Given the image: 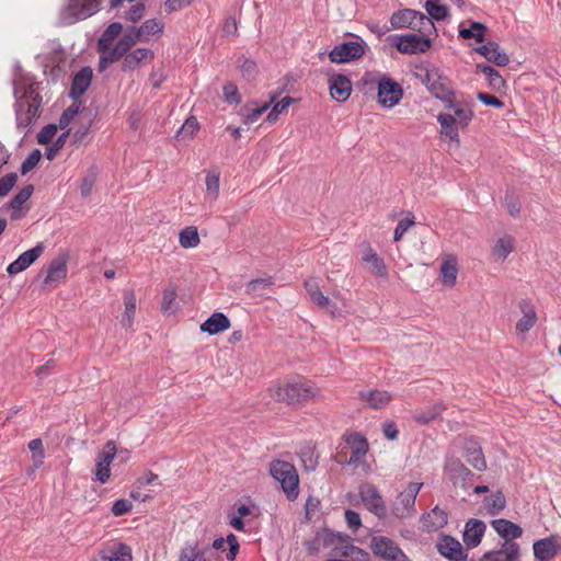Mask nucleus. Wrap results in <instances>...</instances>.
<instances>
[{
	"label": "nucleus",
	"instance_id": "46",
	"mask_svg": "<svg viewBox=\"0 0 561 561\" xmlns=\"http://www.w3.org/2000/svg\"><path fill=\"white\" fill-rule=\"evenodd\" d=\"M164 23L157 19L146 20L139 27L138 32L142 41H147L150 36L162 33Z\"/></svg>",
	"mask_w": 561,
	"mask_h": 561
},
{
	"label": "nucleus",
	"instance_id": "3",
	"mask_svg": "<svg viewBox=\"0 0 561 561\" xmlns=\"http://www.w3.org/2000/svg\"><path fill=\"white\" fill-rule=\"evenodd\" d=\"M271 476L280 483L282 490L289 501L299 494V477L294 465L284 460H274L270 466Z\"/></svg>",
	"mask_w": 561,
	"mask_h": 561
},
{
	"label": "nucleus",
	"instance_id": "51",
	"mask_svg": "<svg viewBox=\"0 0 561 561\" xmlns=\"http://www.w3.org/2000/svg\"><path fill=\"white\" fill-rule=\"evenodd\" d=\"M34 191V186L32 184L25 185L23 188L19 191L16 195L9 203V207L12 209H20L22 205L30 199Z\"/></svg>",
	"mask_w": 561,
	"mask_h": 561
},
{
	"label": "nucleus",
	"instance_id": "26",
	"mask_svg": "<svg viewBox=\"0 0 561 561\" xmlns=\"http://www.w3.org/2000/svg\"><path fill=\"white\" fill-rule=\"evenodd\" d=\"M67 262L62 257L54 259L47 267V275L44 280L45 285L51 286L58 284L67 276Z\"/></svg>",
	"mask_w": 561,
	"mask_h": 561
},
{
	"label": "nucleus",
	"instance_id": "41",
	"mask_svg": "<svg viewBox=\"0 0 561 561\" xmlns=\"http://www.w3.org/2000/svg\"><path fill=\"white\" fill-rule=\"evenodd\" d=\"M424 9L427 12V18H431V21H443L449 14V9L447 5L442 4L439 0H426L424 4Z\"/></svg>",
	"mask_w": 561,
	"mask_h": 561
},
{
	"label": "nucleus",
	"instance_id": "11",
	"mask_svg": "<svg viewBox=\"0 0 561 561\" xmlns=\"http://www.w3.org/2000/svg\"><path fill=\"white\" fill-rule=\"evenodd\" d=\"M359 494L363 503L369 512L374 513L378 518H385V501L376 486L367 484L360 489Z\"/></svg>",
	"mask_w": 561,
	"mask_h": 561
},
{
	"label": "nucleus",
	"instance_id": "22",
	"mask_svg": "<svg viewBox=\"0 0 561 561\" xmlns=\"http://www.w3.org/2000/svg\"><path fill=\"white\" fill-rule=\"evenodd\" d=\"M347 444L351 448V456L347 462L350 465L359 463L368 451V443L366 438L355 433L347 438Z\"/></svg>",
	"mask_w": 561,
	"mask_h": 561
},
{
	"label": "nucleus",
	"instance_id": "33",
	"mask_svg": "<svg viewBox=\"0 0 561 561\" xmlns=\"http://www.w3.org/2000/svg\"><path fill=\"white\" fill-rule=\"evenodd\" d=\"M520 308L524 314L516 323V331L526 333L535 325L537 316L533 306L527 301H523Z\"/></svg>",
	"mask_w": 561,
	"mask_h": 561
},
{
	"label": "nucleus",
	"instance_id": "1",
	"mask_svg": "<svg viewBox=\"0 0 561 561\" xmlns=\"http://www.w3.org/2000/svg\"><path fill=\"white\" fill-rule=\"evenodd\" d=\"M13 85L16 125L19 128L27 130L39 116L42 106L41 83L26 76H20L14 80Z\"/></svg>",
	"mask_w": 561,
	"mask_h": 561
},
{
	"label": "nucleus",
	"instance_id": "31",
	"mask_svg": "<svg viewBox=\"0 0 561 561\" xmlns=\"http://www.w3.org/2000/svg\"><path fill=\"white\" fill-rule=\"evenodd\" d=\"M153 59V51L148 48H137L127 54L123 61L124 70H133L139 66L141 61H150Z\"/></svg>",
	"mask_w": 561,
	"mask_h": 561
},
{
	"label": "nucleus",
	"instance_id": "63",
	"mask_svg": "<svg viewBox=\"0 0 561 561\" xmlns=\"http://www.w3.org/2000/svg\"><path fill=\"white\" fill-rule=\"evenodd\" d=\"M133 508L131 502L126 499H118L113 503L112 513L114 516H123L129 513Z\"/></svg>",
	"mask_w": 561,
	"mask_h": 561
},
{
	"label": "nucleus",
	"instance_id": "29",
	"mask_svg": "<svg viewBox=\"0 0 561 561\" xmlns=\"http://www.w3.org/2000/svg\"><path fill=\"white\" fill-rule=\"evenodd\" d=\"M437 122L440 125V134L453 141H459L458 123L453 114L439 113Z\"/></svg>",
	"mask_w": 561,
	"mask_h": 561
},
{
	"label": "nucleus",
	"instance_id": "13",
	"mask_svg": "<svg viewBox=\"0 0 561 561\" xmlns=\"http://www.w3.org/2000/svg\"><path fill=\"white\" fill-rule=\"evenodd\" d=\"M44 252L43 243L36 244L34 248L23 252L19 257L9 264L7 272L9 275H16L30 267Z\"/></svg>",
	"mask_w": 561,
	"mask_h": 561
},
{
	"label": "nucleus",
	"instance_id": "6",
	"mask_svg": "<svg viewBox=\"0 0 561 561\" xmlns=\"http://www.w3.org/2000/svg\"><path fill=\"white\" fill-rule=\"evenodd\" d=\"M422 486L421 482H411L398 494L391 507L397 518H408L415 514V501Z\"/></svg>",
	"mask_w": 561,
	"mask_h": 561
},
{
	"label": "nucleus",
	"instance_id": "42",
	"mask_svg": "<svg viewBox=\"0 0 561 561\" xmlns=\"http://www.w3.org/2000/svg\"><path fill=\"white\" fill-rule=\"evenodd\" d=\"M363 261L370 264L371 272L375 275L380 277L387 276L388 272L383 260L379 257L373 249L369 248L368 251L363 255Z\"/></svg>",
	"mask_w": 561,
	"mask_h": 561
},
{
	"label": "nucleus",
	"instance_id": "8",
	"mask_svg": "<svg viewBox=\"0 0 561 561\" xmlns=\"http://www.w3.org/2000/svg\"><path fill=\"white\" fill-rule=\"evenodd\" d=\"M370 548L375 556L385 561H409L402 549L388 537H373Z\"/></svg>",
	"mask_w": 561,
	"mask_h": 561
},
{
	"label": "nucleus",
	"instance_id": "15",
	"mask_svg": "<svg viewBox=\"0 0 561 561\" xmlns=\"http://www.w3.org/2000/svg\"><path fill=\"white\" fill-rule=\"evenodd\" d=\"M420 523L424 531H437L447 525L448 515L446 511L436 505L428 513L421 516Z\"/></svg>",
	"mask_w": 561,
	"mask_h": 561
},
{
	"label": "nucleus",
	"instance_id": "7",
	"mask_svg": "<svg viewBox=\"0 0 561 561\" xmlns=\"http://www.w3.org/2000/svg\"><path fill=\"white\" fill-rule=\"evenodd\" d=\"M365 42L363 39L343 42L333 47L329 53L332 62L344 64L359 59L365 53Z\"/></svg>",
	"mask_w": 561,
	"mask_h": 561
},
{
	"label": "nucleus",
	"instance_id": "38",
	"mask_svg": "<svg viewBox=\"0 0 561 561\" xmlns=\"http://www.w3.org/2000/svg\"><path fill=\"white\" fill-rule=\"evenodd\" d=\"M458 266L456 259L451 257L442 263L440 279L444 285L453 287L456 284Z\"/></svg>",
	"mask_w": 561,
	"mask_h": 561
},
{
	"label": "nucleus",
	"instance_id": "30",
	"mask_svg": "<svg viewBox=\"0 0 561 561\" xmlns=\"http://www.w3.org/2000/svg\"><path fill=\"white\" fill-rule=\"evenodd\" d=\"M230 328V320L222 312L213 313L202 325L201 330L210 335L217 334Z\"/></svg>",
	"mask_w": 561,
	"mask_h": 561
},
{
	"label": "nucleus",
	"instance_id": "60",
	"mask_svg": "<svg viewBox=\"0 0 561 561\" xmlns=\"http://www.w3.org/2000/svg\"><path fill=\"white\" fill-rule=\"evenodd\" d=\"M18 181L16 173H8L0 179V197L7 196Z\"/></svg>",
	"mask_w": 561,
	"mask_h": 561
},
{
	"label": "nucleus",
	"instance_id": "37",
	"mask_svg": "<svg viewBox=\"0 0 561 561\" xmlns=\"http://www.w3.org/2000/svg\"><path fill=\"white\" fill-rule=\"evenodd\" d=\"M125 312L122 318V325L125 329H129L133 325L135 313H136V296L131 290L124 293Z\"/></svg>",
	"mask_w": 561,
	"mask_h": 561
},
{
	"label": "nucleus",
	"instance_id": "24",
	"mask_svg": "<svg viewBox=\"0 0 561 561\" xmlns=\"http://www.w3.org/2000/svg\"><path fill=\"white\" fill-rule=\"evenodd\" d=\"M359 398L365 401L371 409H382L389 404L392 396L385 390H362Z\"/></svg>",
	"mask_w": 561,
	"mask_h": 561
},
{
	"label": "nucleus",
	"instance_id": "2",
	"mask_svg": "<svg viewBox=\"0 0 561 561\" xmlns=\"http://www.w3.org/2000/svg\"><path fill=\"white\" fill-rule=\"evenodd\" d=\"M270 390L276 401L288 405L307 402L319 393V389L304 377H296Z\"/></svg>",
	"mask_w": 561,
	"mask_h": 561
},
{
	"label": "nucleus",
	"instance_id": "57",
	"mask_svg": "<svg viewBox=\"0 0 561 561\" xmlns=\"http://www.w3.org/2000/svg\"><path fill=\"white\" fill-rule=\"evenodd\" d=\"M41 157V151L38 149H34L22 162L20 168L21 174L25 175L31 170H33L38 164Z\"/></svg>",
	"mask_w": 561,
	"mask_h": 561
},
{
	"label": "nucleus",
	"instance_id": "19",
	"mask_svg": "<svg viewBox=\"0 0 561 561\" xmlns=\"http://www.w3.org/2000/svg\"><path fill=\"white\" fill-rule=\"evenodd\" d=\"M474 50L482 55L488 61L499 67H504L510 62L508 55L501 50L500 45L495 42L490 41L486 44L474 48Z\"/></svg>",
	"mask_w": 561,
	"mask_h": 561
},
{
	"label": "nucleus",
	"instance_id": "28",
	"mask_svg": "<svg viewBox=\"0 0 561 561\" xmlns=\"http://www.w3.org/2000/svg\"><path fill=\"white\" fill-rule=\"evenodd\" d=\"M534 554L541 561H548L557 556L558 548L553 537L537 540L533 545Z\"/></svg>",
	"mask_w": 561,
	"mask_h": 561
},
{
	"label": "nucleus",
	"instance_id": "16",
	"mask_svg": "<svg viewBox=\"0 0 561 561\" xmlns=\"http://www.w3.org/2000/svg\"><path fill=\"white\" fill-rule=\"evenodd\" d=\"M486 525L481 519L470 518L466 525L462 534V540L467 548H474L480 542L485 533Z\"/></svg>",
	"mask_w": 561,
	"mask_h": 561
},
{
	"label": "nucleus",
	"instance_id": "36",
	"mask_svg": "<svg viewBox=\"0 0 561 561\" xmlns=\"http://www.w3.org/2000/svg\"><path fill=\"white\" fill-rule=\"evenodd\" d=\"M209 546H201L198 541L187 542L181 550L179 561H197L208 550Z\"/></svg>",
	"mask_w": 561,
	"mask_h": 561
},
{
	"label": "nucleus",
	"instance_id": "54",
	"mask_svg": "<svg viewBox=\"0 0 561 561\" xmlns=\"http://www.w3.org/2000/svg\"><path fill=\"white\" fill-rule=\"evenodd\" d=\"M293 103V99L290 96H285L280 101H278L266 116V121L270 123H274L277 121L278 116L284 113L289 105Z\"/></svg>",
	"mask_w": 561,
	"mask_h": 561
},
{
	"label": "nucleus",
	"instance_id": "32",
	"mask_svg": "<svg viewBox=\"0 0 561 561\" xmlns=\"http://www.w3.org/2000/svg\"><path fill=\"white\" fill-rule=\"evenodd\" d=\"M225 543H228L229 547L228 552L226 554L227 560L234 561L240 549L237 536L230 533L229 535H227L226 538L218 537L213 541L211 547L216 550H222Z\"/></svg>",
	"mask_w": 561,
	"mask_h": 561
},
{
	"label": "nucleus",
	"instance_id": "39",
	"mask_svg": "<svg viewBox=\"0 0 561 561\" xmlns=\"http://www.w3.org/2000/svg\"><path fill=\"white\" fill-rule=\"evenodd\" d=\"M354 552H363L362 549L355 547L347 535L343 534L342 539L331 550V556L335 558L352 557Z\"/></svg>",
	"mask_w": 561,
	"mask_h": 561
},
{
	"label": "nucleus",
	"instance_id": "52",
	"mask_svg": "<svg viewBox=\"0 0 561 561\" xmlns=\"http://www.w3.org/2000/svg\"><path fill=\"white\" fill-rule=\"evenodd\" d=\"M454 116L457 119V123L461 127H466L473 117V112L468 104H461L454 110Z\"/></svg>",
	"mask_w": 561,
	"mask_h": 561
},
{
	"label": "nucleus",
	"instance_id": "53",
	"mask_svg": "<svg viewBox=\"0 0 561 561\" xmlns=\"http://www.w3.org/2000/svg\"><path fill=\"white\" fill-rule=\"evenodd\" d=\"M80 106V102L73 101V103L64 111L59 118V127L61 129H66L70 125L73 118L78 115Z\"/></svg>",
	"mask_w": 561,
	"mask_h": 561
},
{
	"label": "nucleus",
	"instance_id": "43",
	"mask_svg": "<svg viewBox=\"0 0 561 561\" xmlns=\"http://www.w3.org/2000/svg\"><path fill=\"white\" fill-rule=\"evenodd\" d=\"M486 27L480 22H471L469 27H461L459 36L465 39L474 38L477 42L482 43L485 37Z\"/></svg>",
	"mask_w": 561,
	"mask_h": 561
},
{
	"label": "nucleus",
	"instance_id": "64",
	"mask_svg": "<svg viewBox=\"0 0 561 561\" xmlns=\"http://www.w3.org/2000/svg\"><path fill=\"white\" fill-rule=\"evenodd\" d=\"M242 77L247 80H252L257 75V66L251 59H244L240 66Z\"/></svg>",
	"mask_w": 561,
	"mask_h": 561
},
{
	"label": "nucleus",
	"instance_id": "45",
	"mask_svg": "<svg viewBox=\"0 0 561 561\" xmlns=\"http://www.w3.org/2000/svg\"><path fill=\"white\" fill-rule=\"evenodd\" d=\"M179 242L182 248L184 249H191L195 248L199 244V236L197 228L194 226L185 227L179 236Z\"/></svg>",
	"mask_w": 561,
	"mask_h": 561
},
{
	"label": "nucleus",
	"instance_id": "40",
	"mask_svg": "<svg viewBox=\"0 0 561 561\" xmlns=\"http://www.w3.org/2000/svg\"><path fill=\"white\" fill-rule=\"evenodd\" d=\"M123 25L119 22L111 23L99 39V49L105 51L112 42L122 33Z\"/></svg>",
	"mask_w": 561,
	"mask_h": 561
},
{
	"label": "nucleus",
	"instance_id": "55",
	"mask_svg": "<svg viewBox=\"0 0 561 561\" xmlns=\"http://www.w3.org/2000/svg\"><path fill=\"white\" fill-rule=\"evenodd\" d=\"M28 449L33 454L34 466L38 468L44 462V448L43 442L41 438H34L28 443Z\"/></svg>",
	"mask_w": 561,
	"mask_h": 561
},
{
	"label": "nucleus",
	"instance_id": "23",
	"mask_svg": "<svg viewBox=\"0 0 561 561\" xmlns=\"http://www.w3.org/2000/svg\"><path fill=\"white\" fill-rule=\"evenodd\" d=\"M491 525L504 540L516 539L523 535V529L519 525L505 518L494 519Z\"/></svg>",
	"mask_w": 561,
	"mask_h": 561
},
{
	"label": "nucleus",
	"instance_id": "18",
	"mask_svg": "<svg viewBox=\"0 0 561 561\" xmlns=\"http://www.w3.org/2000/svg\"><path fill=\"white\" fill-rule=\"evenodd\" d=\"M331 96L337 102H345L352 93L351 80L342 73L333 75L329 79Z\"/></svg>",
	"mask_w": 561,
	"mask_h": 561
},
{
	"label": "nucleus",
	"instance_id": "17",
	"mask_svg": "<svg viewBox=\"0 0 561 561\" xmlns=\"http://www.w3.org/2000/svg\"><path fill=\"white\" fill-rule=\"evenodd\" d=\"M93 72L90 67L81 68L73 77L69 95L73 101H79V99L84 94V92L89 89L92 81Z\"/></svg>",
	"mask_w": 561,
	"mask_h": 561
},
{
	"label": "nucleus",
	"instance_id": "14",
	"mask_svg": "<svg viewBox=\"0 0 561 561\" xmlns=\"http://www.w3.org/2000/svg\"><path fill=\"white\" fill-rule=\"evenodd\" d=\"M438 552L450 561H466L461 543L449 535H444L437 542Z\"/></svg>",
	"mask_w": 561,
	"mask_h": 561
},
{
	"label": "nucleus",
	"instance_id": "5",
	"mask_svg": "<svg viewBox=\"0 0 561 561\" xmlns=\"http://www.w3.org/2000/svg\"><path fill=\"white\" fill-rule=\"evenodd\" d=\"M102 0H69L60 11V21L70 25L90 18L100 10Z\"/></svg>",
	"mask_w": 561,
	"mask_h": 561
},
{
	"label": "nucleus",
	"instance_id": "20",
	"mask_svg": "<svg viewBox=\"0 0 561 561\" xmlns=\"http://www.w3.org/2000/svg\"><path fill=\"white\" fill-rule=\"evenodd\" d=\"M481 561H519V545L505 540L501 550L486 552Z\"/></svg>",
	"mask_w": 561,
	"mask_h": 561
},
{
	"label": "nucleus",
	"instance_id": "58",
	"mask_svg": "<svg viewBox=\"0 0 561 561\" xmlns=\"http://www.w3.org/2000/svg\"><path fill=\"white\" fill-rule=\"evenodd\" d=\"M57 134V126L49 124L44 126L37 135V141L41 145H48L53 141Z\"/></svg>",
	"mask_w": 561,
	"mask_h": 561
},
{
	"label": "nucleus",
	"instance_id": "56",
	"mask_svg": "<svg viewBox=\"0 0 561 561\" xmlns=\"http://www.w3.org/2000/svg\"><path fill=\"white\" fill-rule=\"evenodd\" d=\"M342 533H335L330 529H324L322 533L318 535V539L322 542L323 547H333L342 539Z\"/></svg>",
	"mask_w": 561,
	"mask_h": 561
},
{
	"label": "nucleus",
	"instance_id": "50",
	"mask_svg": "<svg viewBox=\"0 0 561 561\" xmlns=\"http://www.w3.org/2000/svg\"><path fill=\"white\" fill-rule=\"evenodd\" d=\"M176 290L173 287L167 288L162 295L161 311L167 314L174 313L176 309L175 305Z\"/></svg>",
	"mask_w": 561,
	"mask_h": 561
},
{
	"label": "nucleus",
	"instance_id": "35",
	"mask_svg": "<svg viewBox=\"0 0 561 561\" xmlns=\"http://www.w3.org/2000/svg\"><path fill=\"white\" fill-rule=\"evenodd\" d=\"M445 410V405L443 402H436L425 410L415 412L413 414V420L422 425L428 424L430 422L436 420Z\"/></svg>",
	"mask_w": 561,
	"mask_h": 561
},
{
	"label": "nucleus",
	"instance_id": "10",
	"mask_svg": "<svg viewBox=\"0 0 561 561\" xmlns=\"http://www.w3.org/2000/svg\"><path fill=\"white\" fill-rule=\"evenodd\" d=\"M117 454L116 445L113 440H108L98 454L94 476L95 480L104 484L110 480V466Z\"/></svg>",
	"mask_w": 561,
	"mask_h": 561
},
{
	"label": "nucleus",
	"instance_id": "12",
	"mask_svg": "<svg viewBox=\"0 0 561 561\" xmlns=\"http://www.w3.org/2000/svg\"><path fill=\"white\" fill-rule=\"evenodd\" d=\"M98 556V561H133L131 548L124 542L104 546Z\"/></svg>",
	"mask_w": 561,
	"mask_h": 561
},
{
	"label": "nucleus",
	"instance_id": "44",
	"mask_svg": "<svg viewBox=\"0 0 561 561\" xmlns=\"http://www.w3.org/2000/svg\"><path fill=\"white\" fill-rule=\"evenodd\" d=\"M306 290L310 297V299L317 304L319 307L324 308L331 306V300L329 297L324 296L317 282L313 279H309L305 283Z\"/></svg>",
	"mask_w": 561,
	"mask_h": 561
},
{
	"label": "nucleus",
	"instance_id": "21",
	"mask_svg": "<svg viewBox=\"0 0 561 561\" xmlns=\"http://www.w3.org/2000/svg\"><path fill=\"white\" fill-rule=\"evenodd\" d=\"M463 456L467 462L476 470L484 471L486 469V460L478 442L473 439L466 440L463 446Z\"/></svg>",
	"mask_w": 561,
	"mask_h": 561
},
{
	"label": "nucleus",
	"instance_id": "49",
	"mask_svg": "<svg viewBox=\"0 0 561 561\" xmlns=\"http://www.w3.org/2000/svg\"><path fill=\"white\" fill-rule=\"evenodd\" d=\"M513 238L512 237H503V238H500L494 248H493V256L496 259V260H501V261H504L508 254L513 251Z\"/></svg>",
	"mask_w": 561,
	"mask_h": 561
},
{
	"label": "nucleus",
	"instance_id": "34",
	"mask_svg": "<svg viewBox=\"0 0 561 561\" xmlns=\"http://www.w3.org/2000/svg\"><path fill=\"white\" fill-rule=\"evenodd\" d=\"M416 16V10L402 9L392 13L390 24L393 30L410 28L413 18Z\"/></svg>",
	"mask_w": 561,
	"mask_h": 561
},
{
	"label": "nucleus",
	"instance_id": "48",
	"mask_svg": "<svg viewBox=\"0 0 561 561\" xmlns=\"http://www.w3.org/2000/svg\"><path fill=\"white\" fill-rule=\"evenodd\" d=\"M454 90L451 81L439 71V80L431 83L428 92L435 98L446 96L445 94Z\"/></svg>",
	"mask_w": 561,
	"mask_h": 561
},
{
	"label": "nucleus",
	"instance_id": "9",
	"mask_svg": "<svg viewBox=\"0 0 561 561\" xmlns=\"http://www.w3.org/2000/svg\"><path fill=\"white\" fill-rule=\"evenodd\" d=\"M403 90L392 78L383 76L378 82V101L387 107L392 108L401 101Z\"/></svg>",
	"mask_w": 561,
	"mask_h": 561
},
{
	"label": "nucleus",
	"instance_id": "4",
	"mask_svg": "<svg viewBox=\"0 0 561 561\" xmlns=\"http://www.w3.org/2000/svg\"><path fill=\"white\" fill-rule=\"evenodd\" d=\"M388 42L404 55L426 53L433 45V38L413 33L390 35Z\"/></svg>",
	"mask_w": 561,
	"mask_h": 561
},
{
	"label": "nucleus",
	"instance_id": "59",
	"mask_svg": "<svg viewBox=\"0 0 561 561\" xmlns=\"http://www.w3.org/2000/svg\"><path fill=\"white\" fill-rule=\"evenodd\" d=\"M299 456L306 469L313 470L317 467L318 460L311 447L301 448Z\"/></svg>",
	"mask_w": 561,
	"mask_h": 561
},
{
	"label": "nucleus",
	"instance_id": "25",
	"mask_svg": "<svg viewBox=\"0 0 561 561\" xmlns=\"http://www.w3.org/2000/svg\"><path fill=\"white\" fill-rule=\"evenodd\" d=\"M414 33L417 35L426 36L433 38V36H437L436 26L431 18H427L426 14L416 11V16L413 18L411 27Z\"/></svg>",
	"mask_w": 561,
	"mask_h": 561
},
{
	"label": "nucleus",
	"instance_id": "61",
	"mask_svg": "<svg viewBox=\"0 0 561 561\" xmlns=\"http://www.w3.org/2000/svg\"><path fill=\"white\" fill-rule=\"evenodd\" d=\"M414 225V216L405 217L401 219L393 232V240L399 241L402 239L404 233L409 230L410 227Z\"/></svg>",
	"mask_w": 561,
	"mask_h": 561
},
{
	"label": "nucleus",
	"instance_id": "47",
	"mask_svg": "<svg viewBox=\"0 0 561 561\" xmlns=\"http://www.w3.org/2000/svg\"><path fill=\"white\" fill-rule=\"evenodd\" d=\"M506 500L501 491H497L484 499V507L491 515H496L505 508Z\"/></svg>",
	"mask_w": 561,
	"mask_h": 561
},
{
	"label": "nucleus",
	"instance_id": "62",
	"mask_svg": "<svg viewBox=\"0 0 561 561\" xmlns=\"http://www.w3.org/2000/svg\"><path fill=\"white\" fill-rule=\"evenodd\" d=\"M272 285H273V280L271 277L252 279L251 282H249V284L247 286V290H248V293L255 294V293L263 291V290L270 288Z\"/></svg>",
	"mask_w": 561,
	"mask_h": 561
},
{
	"label": "nucleus",
	"instance_id": "27",
	"mask_svg": "<svg viewBox=\"0 0 561 561\" xmlns=\"http://www.w3.org/2000/svg\"><path fill=\"white\" fill-rule=\"evenodd\" d=\"M445 469L455 484L458 482H466L473 476L472 472L457 458L448 459Z\"/></svg>",
	"mask_w": 561,
	"mask_h": 561
}]
</instances>
